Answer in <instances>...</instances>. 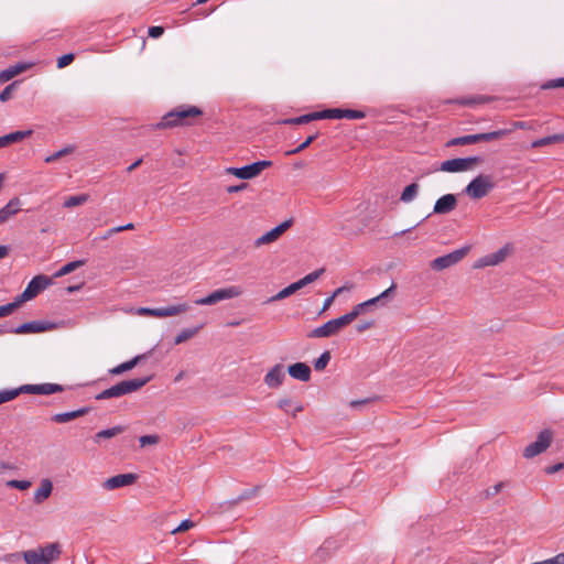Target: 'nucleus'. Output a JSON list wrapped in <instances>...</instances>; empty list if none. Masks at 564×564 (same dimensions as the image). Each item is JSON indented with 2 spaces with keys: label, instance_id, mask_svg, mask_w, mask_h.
I'll return each instance as SVG.
<instances>
[{
  "label": "nucleus",
  "instance_id": "obj_1",
  "mask_svg": "<svg viewBox=\"0 0 564 564\" xmlns=\"http://www.w3.org/2000/svg\"><path fill=\"white\" fill-rule=\"evenodd\" d=\"M202 115V109L196 106L181 105L164 115L162 120L158 122L154 128L165 129L178 126H191L194 123V120Z\"/></svg>",
  "mask_w": 564,
  "mask_h": 564
},
{
  "label": "nucleus",
  "instance_id": "obj_2",
  "mask_svg": "<svg viewBox=\"0 0 564 564\" xmlns=\"http://www.w3.org/2000/svg\"><path fill=\"white\" fill-rule=\"evenodd\" d=\"M352 323L350 316L347 314L330 319L319 327L314 328L307 334L308 338H325L337 335L341 328Z\"/></svg>",
  "mask_w": 564,
  "mask_h": 564
},
{
  "label": "nucleus",
  "instance_id": "obj_3",
  "mask_svg": "<svg viewBox=\"0 0 564 564\" xmlns=\"http://www.w3.org/2000/svg\"><path fill=\"white\" fill-rule=\"evenodd\" d=\"M510 131L507 129H501L497 131L486 132V133H477V134H468L463 137H457L449 140L446 145L455 147V145H468L477 142H490L495 140H499L506 137Z\"/></svg>",
  "mask_w": 564,
  "mask_h": 564
},
{
  "label": "nucleus",
  "instance_id": "obj_4",
  "mask_svg": "<svg viewBox=\"0 0 564 564\" xmlns=\"http://www.w3.org/2000/svg\"><path fill=\"white\" fill-rule=\"evenodd\" d=\"M395 289V283H392L390 288L384 290L378 296H375L368 301L355 305L352 310L348 312V315L350 316L351 321L354 322L361 313L368 311L373 305L379 304L381 306H384L387 302L394 295Z\"/></svg>",
  "mask_w": 564,
  "mask_h": 564
},
{
  "label": "nucleus",
  "instance_id": "obj_5",
  "mask_svg": "<svg viewBox=\"0 0 564 564\" xmlns=\"http://www.w3.org/2000/svg\"><path fill=\"white\" fill-rule=\"evenodd\" d=\"M495 187L490 175L476 176L465 188V193L473 199H480Z\"/></svg>",
  "mask_w": 564,
  "mask_h": 564
},
{
  "label": "nucleus",
  "instance_id": "obj_6",
  "mask_svg": "<svg viewBox=\"0 0 564 564\" xmlns=\"http://www.w3.org/2000/svg\"><path fill=\"white\" fill-rule=\"evenodd\" d=\"M242 294V289L238 285H231L225 289H218L207 296L195 300L196 305H214L224 300L238 297Z\"/></svg>",
  "mask_w": 564,
  "mask_h": 564
},
{
  "label": "nucleus",
  "instance_id": "obj_7",
  "mask_svg": "<svg viewBox=\"0 0 564 564\" xmlns=\"http://www.w3.org/2000/svg\"><path fill=\"white\" fill-rule=\"evenodd\" d=\"M482 162L480 156L456 158L442 162L440 170L448 173L466 172Z\"/></svg>",
  "mask_w": 564,
  "mask_h": 564
},
{
  "label": "nucleus",
  "instance_id": "obj_8",
  "mask_svg": "<svg viewBox=\"0 0 564 564\" xmlns=\"http://www.w3.org/2000/svg\"><path fill=\"white\" fill-rule=\"evenodd\" d=\"M470 247L465 246L459 249H456L445 256L438 257L431 261L430 267L434 271H442L447 268H451L462 261L467 253L469 252Z\"/></svg>",
  "mask_w": 564,
  "mask_h": 564
},
{
  "label": "nucleus",
  "instance_id": "obj_9",
  "mask_svg": "<svg viewBox=\"0 0 564 564\" xmlns=\"http://www.w3.org/2000/svg\"><path fill=\"white\" fill-rule=\"evenodd\" d=\"M272 161H258L242 167H228L226 172L241 180H251L261 174V172L272 166Z\"/></svg>",
  "mask_w": 564,
  "mask_h": 564
},
{
  "label": "nucleus",
  "instance_id": "obj_10",
  "mask_svg": "<svg viewBox=\"0 0 564 564\" xmlns=\"http://www.w3.org/2000/svg\"><path fill=\"white\" fill-rule=\"evenodd\" d=\"M553 440V432L550 430H543L539 433L536 441L525 446L523 449V457L531 459L543 452H545L551 445Z\"/></svg>",
  "mask_w": 564,
  "mask_h": 564
},
{
  "label": "nucleus",
  "instance_id": "obj_11",
  "mask_svg": "<svg viewBox=\"0 0 564 564\" xmlns=\"http://www.w3.org/2000/svg\"><path fill=\"white\" fill-rule=\"evenodd\" d=\"M51 284L52 278L44 274L36 275L29 282L26 289L17 299L18 301H21V303L24 301H30Z\"/></svg>",
  "mask_w": 564,
  "mask_h": 564
},
{
  "label": "nucleus",
  "instance_id": "obj_12",
  "mask_svg": "<svg viewBox=\"0 0 564 564\" xmlns=\"http://www.w3.org/2000/svg\"><path fill=\"white\" fill-rule=\"evenodd\" d=\"M152 376L135 378L131 380L120 381L119 383L112 386L115 391V398H120L124 394H129L140 390L144 387L150 380Z\"/></svg>",
  "mask_w": 564,
  "mask_h": 564
},
{
  "label": "nucleus",
  "instance_id": "obj_13",
  "mask_svg": "<svg viewBox=\"0 0 564 564\" xmlns=\"http://www.w3.org/2000/svg\"><path fill=\"white\" fill-rule=\"evenodd\" d=\"M57 328V324L48 321H32L18 326L14 329L6 330L14 334L43 333Z\"/></svg>",
  "mask_w": 564,
  "mask_h": 564
},
{
  "label": "nucleus",
  "instance_id": "obj_14",
  "mask_svg": "<svg viewBox=\"0 0 564 564\" xmlns=\"http://www.w3.org/2000/svg\"><path fill=\"white\" fill-rule=\"evenodd\" d=\"M293 224V219H286L270 231L254 240V247H261L276 241Z\"/></svg>",
  "mask_w": 564,
  "mask_h": 564
},
{
  "label": "nucleus",
  "instance_id": "obj_15",
  "mask_svg": "<svg viewBox=\"0 0 564 564\" xmlns=\"http://www.w3.org/2000/svg\"><path fill=\"white\" fill-rule=\"evenodd\" d=\"M22 389H23V393L44 394V395L64 391L63 386L57 384V383L23 384Z\"/></svg>",
  "mask_w": 564,
  "mask_h": 564
},
{
  "label": "nucleus",
  "instance_id": "obj_16",
  "mask_svg": "<svg viewBox=\"0 0 564 564\" xmlns=\"http://www.w3.org/2000/svg\"><path fill=\"white\" fill-rule=\"evenodd\" d=\"M135 474H119L104 481L102 487L106 490H115L121 487L132 485L137 480Z\"/></svg>",
  "mask_w": 564,
  "mask_h": 564
},
{
  "label": "nucleus",
  "instance_id": "obj_17",
  "mask_svg": "<svg viewBox=\"0 0 564 564\" xmlns=\"http://www.w3.org/2000/svg\"><path fill=\"white\" fill-rule=\"evenodd\" d=\"M457 206V198L454 194H446L440 197L433 208V214L446 215L453 212Z\"/></svg>",
  "mask_w": 564,
  "mask_h": 564
},
{
  "label": "nucleus",
  "instance_id": "obj_18",
  "mask_svg": "<svg viewBox=\"0 0 564 564\" xmlns=\"http://www.w3.org/2000/svg\"><path fill=\"white\" fill-rule=\"evenodd\" d=\"M284 379L283 365L276 364L267 372L263 381L269 388L276 389L283 383Z\"/></svg>",
  "mask_w": 564,
  "mask_h": 564
},
{
  "label": "nucleus",
  "instance_id": "obj_19",
  "mask_svg": "<svg viewBox=\"0 0 564 564\" xmlns=\"http://www.w3.org/2000/svg\"><path fill=\"white\" fill-rule=\"evenodd\" d=\"M508 253H509V248H508V246H505V247L498 249L496 252L489 253V254L482 257L481 259H479L476 264V268L497 265L506 260Z\"/></svg>",
  "mask_w": 564,
  "mask_h": 564
},
{
  "label": "nucleus",
  "instance_id": "obj_20",
  "mask_svg": "<svg viewBox=\"0 0 564 564\" xmlns=\"http://www.w3.org/2000/svg\"><path fill=\"white\" fill-rule=\"evenodd\" d=\"M289 375L300 381L307 382L311 379V368L305 362H295L288 368Z\"/></svg>",
  "mask_w": 564,
  "mask_h": 564
},
{
  "label": "nucleus",
  "instance_id": "obj_21",
  "mask_svg": "<svg viewBox=\"0 0 564 564\" xmlns=\"http://www.w3.org/2000/svg\"><path fill=\"white\" fill-rule=\"evenodd\" d=\"M39 551L41 555L44 556L45 564H52L56 562L62 554L61 545L57 542L48 543L45 546H41L39 547Z\"/></svg>",
  "mask_w": 564,
  "mask_h": 564
},
{
  "label": "nucleus",
  "instance_id": "obj_22",
  "mask_svg": "<svg viewBox=\"0 0 564 564\" xmlns=\"http://www.w3.org/2000/svg\"><path fill=\"white\" fill-rule=\"evenodd\" d=\"M188 308H189V306L186 303L171 305L167 307H158V308H155V311L151 312V316H154V317L175 316L177 314L186 312Z\"/></svg>",
  "mask_w": 564,
  "mask_h": 564
},
{
  "label": "nucleus",
  "instance_id": "obj_23",
  "mask_svg": "<svg viewBox=\"0 0 564 564\" xmlns=\"http://www.w3.org/2000/svg\"><path fill=\"white\" fill-rule=\"evenodd\" d=\"M21 209V200L14 197L0 209V224L6 223L10 217L14 216Z\"/></svg>",
  "mask_w": 564,
  "mask_h": 564
},
{
  "label": "nucleus",
  "instance_id": "obj_24",
  "mask_svg": "<svg viewBox=\"0 0 564 564\" xmlns=\"http://www.w3.org/2000/svg\"><path fill=\"white\" fill-rule=\"evenodd\" d=\"M53 491V484L48 478L42 479L40 487L34 492V502L40 505L46 500Z\"/></svg>",
  "mask_w": 564,
  "mask_h": 564
},
{
  "label": "nucleus",
  "instance_id": "obj_25",
  "mask_svg": "<svg viewBox=\"0 0 564 564\" xmlns=\"http://www.w3.org/2000/svg\"><path fill=\"white\" fill-rule=\"evenodd\" d=\"M28 68L29 65L25 63H18L15 65L9 66L8 68L0 72V84H4L11 80L13 77L26 70Z\"/></svg>",
  "mask_w": 564,
  "mask_h": 564
},
{
  "label": "nucleus",
  "instance_id": "obj_26",
  "mask_svg": "<svg viewBox=\"0 0 564 564\" xmlns=\"http://www.w3.org/2000/svg\"><path fill=\"white\" fill-rule=\"evenodd\" d=\"M89 412V408H82L70 412L57 413L52 416V421L55 423H66L77 417H80Z\"/></svg>",
  "mask_w": 564,
  "mask_h": 564
},
{
  "label": "nucleus",
  "instance_id": "obj_27",
  "mask_svg": "<svg viewBox=\"0 0 564 564\" xmlns=\"http://www.w3.org/2000/svg\"><path fill=\"white\" fill-rule=\"evenodd\" d=\"M32 133L31 130L26 131H14L9 134L0 137V149L6 148L12 143L20 142Z\"/></svg>",
  "mask_w": 564,
  "mask_h": 564
},
{
  "label": "nucleus",
  "instance_id": "obj_28",
  "mask_svg": "<svg viewBox=\"0 0 564 564\" xmlns=\"http://www.w3.org/2000/svg\"><path fill=\"white\" fill-rule=\"evenodd\" d=\"M317 120V112H310L294 118H286L279 121L280 124L294 126V124H306Z\"/></svg>",
  "mask_w": 564,
  "mask_h": 564
},
{
  "label": "nucleus",
  "instance_id": "obj_29",
  "mask_svg": "<svg viewBox=\"0 0 564 564\" xmlns=\"http://www.w3.org/2000/svg\"><path fill=\"white\" fill-rule=\"evenodd\" d=\"M144 358V355H139L133 357L132 359L122 362L115 368L110 369L109 372L113 376H119L126 371H129L133 369L142 359Z\"/></svg>",
  "mask_w": 564,
  "mask_h": 564
},
{
  "label": "nucleus",
  "instance_id": "obj_30",
  "mask_svg": "<svg viewBox=\"0 0 564 564\" xmlns=\"http://www.w3.org/2000/svg\"><path fill=\"white\" fill-rule=\"evenodd\" d=\"M124 430H126V427L121 426V425H117V426H113V427H110V429L101 430V431H99L98 433L95 434L94 442L95 443H99L101 440L112 438V437L123 433Z\"/></svg>",
  "mask_w": 564,
  "mask_h": 564
},
{
  "label": "nucleus",
  "instance_id": "obj_31",
  "mask_svg": "<svg viewBox=\"0 0 564 564\" xmlns=\"http://www.w3.org/2000/svg\"><path fill=\"white\" fill-rule=\"evenodd\" d=\"M563 141H564V133L553 134V135H549V137H544V138L534 140L531 143V148H533V149L542 148V147H546V145L557 143V142H563Z\"/></svg>",
  "mask_w": 564,
  "mask_h": 564
},
{
  "label": "nucleus",
  "instance_id": "obj_32",
  "mask_svg": "<svg viewBox=\"0 0 564 564\" xmlns=\"http://www.w3.org/2000/svg\"><path fill=\"white\" fill-rule=\"evenodd\" d=\"M22 556L26 564H45L44 556L41 555L39 549L24 551Z\"/></svg>",
  "mask_w": 564,
  "mask_h": 564
},
{
  "label": "nucleus",
  "instance_id": "obj_33",
  "mask_svg": "<svg viewBox=\"0 0 564 564\" xmlns=\"http://www.w3.org/2000/svg\"><path fill=\"white\" fill-rule=\"evenodd\" d=\"M85 262H86L85 260H76V261L68 262L54 273V278H61L66 274H69L70 272L75 271L76 269L83 267L85 264Z\"/></svg>",
  "mask_w": 564,
  "mask_h": 564
},
{
  "label": "nucleus",
  "instance_id": "obj_34",
  "mask_svg": "<svg viewBox=\"0 0 564 564\" xmlns=\"http://www.w3.org/2000/svg\"><path fill=\"white\" fill-rule=\"evenodd\" d=\"M317 112V120L322 119H343L344 109L329 108Z\"/></svg>",
  "mask_w": 564,
  "mask_h": 564
},
{
  "label": "nucleus",
  "instance_id": "obj_35",
  "mask_svg": "<svg viewBox=\"0 0 564 564\" xmlns=\"http://www.w3.org/2000/svg\"><path fill=\"white\" fill-rule=\"evenodd\" d=\"M417 192H419V185L416 183H412L403 189L400 199L403 203H410L416 197Z\"/></svg>",
  "mask_w": 564,
  "mask_h": 564
},
{
  "label": "nucleus",
  "instance_id": "obj_36",
  "mask_svg": "<svg viewBox=\"0 0 564 564\" xmlns=\"http://www.w3.org/2000/svg\"><path fill=\"white\" fill-rule=\"evenodd\" d=\"M318 132H315L311 135H308L306 138V140H304V142H302L299 147H296L295 149L293 150H289L285 152V155L290 156V155H294V154H297L302 151H304L306 148H308L318 137Z\"/></svg>",
  "mask_w": 564,
  "mask_h": 564
},
{
  "label": "nucleus",
  "instance_id": "obj_37",
  "mask_svg": "<svg viewBox=\"0 0 564 564\" xmlns=\"http://www.w3.org/2000/svg\"><path fill=\"white\" fill-rule=\"evenodd\" d=\"M199 327H194V328H185L183 329L175 338H174V344L175 345H180L191 338H193L197 332H198Z\"/></svg>",
  "mask_w": 564,
  "mask_h": 564
},
{
  "label": "nucleus",
  "instance_id": "obj_38",
  "mask_svg": "<svg viewBox=\"0 0 564 564\" xmlns=\"http://www.w3.org/2000/svg\"><path fill=\"white\" fill-rule=\"evenodd\" d=\"M20 80H14L9 84L1 93H0V101L6 102L12 98L13 93L18 89Z\"/></svg>",
  "mask_w": 564,
  "mask_h": 564
},
{
  "label": "nucleus",
  "instance_id": "obj_39",
  "mask_svg": "<svg viewBox=\"0 0 564 564\" xmlns=\"http://www.w3.org/2000/svg\"><path fill=\"white\" fill-rule=\"evenodd\" d=\"M74 150H75L74 145H67V147L63 148L62 150L46 156L44 161H45V163H53V162L57 161L58 159L73 153Z\"/></svg>",
  "mask_w": 564,
  "mask_h": 564
},
{
  "label": "nucleus",
  "instance_id": "obj_40",
  "mask_svg": "<svg viewBox=\"0 0 564 564\" xmlns=\"http://www.w3.org/2000/svg\"><path fill=\"white\" fill-rule=\"evenodd\" d=\"M296 291L295 286L293 283H291L290 285H288L286 288H284L283 290H281L280 292H278L275 295H273L272 297L269 299V302H276V301H281L283 299H286L289 296H291L292 294H294Z\"/></svg>",
  "mask_w": 564,
  "mask_h": 564
},
{
  "label": "nucleus",
  "instance_id": "obj_41",
  "mask_svg": "<svg viewBox=\"0 0 564 564\" xmlns=\"http://www.w3.org/2000/svg\"><path fill=\"white\" fill-rule=\"evenodd\" d=\"M21 393H23L22 386L17 388V389H12V390H2V391H0V404L13 400L14 398L20 395Z\"/></svg>",
  "mask_w": 564,
  "mask_h": 564
},
{
  "label": "nucleus",
  "instance_id": "obj_42",
  "mask_svg": "<svg viewBox=\"0 0 564 564\" xmlns=\"http://www.w3.org/2000/svg\"><path fill=\"white\" fill-rule=\"evenodd\" d=\"M87 199H88V196L85 195V194L76 195V196H69L67 199H65L63 205L66 208H72V207H75V206L83 205L84 203L87 202Z\"/></svg>",
  "mask_w": 564,
  "mask_h": 564
},
{
  "label": "nucleus",
  "instance_id": "obj_43",
  "mask_svg": "<svg viewBox=\"0 0 564 564\" xmlns=\"http://www.w3.org/2000/svg\"><path fill=\"white\" fill-rule=\"evenodd\" d=\"M330 351L325 350L315 361H314V369L316 371H322L326 368L330 360Z\"/></svg>",
  "mask_w": 564,
  "mask_h": 564
},
{
  "label": "nucleus",
  "instance_id": "obj_44",
  "mask_svg": "<svg viewBox=\"0 0 564 564\" xmlns=\"http://www.w3.org/2000/svg\"><path fill=\"white\" fill-rule=\"evenodd\" d=\"M21 305V301H15L8 303L6 305L0 306V318L4 316L11 315L19 306Z\"/></svg>",
  "mask_w": 564,
  "mask_h": 564
},
{
  "label": "nucleus",
  "instance_id": "obj_45",
  "mask_svg": "<svg viewBox=\"0 0 564 564\" xmlns=\"http://www.w3.org/2000/svg\"><path fill=\"white\" fill-rule=\"evenodd\" d=\"M31 481L29 480H15V479H12V480H8L6 481V486L7 487H10V488H15V489H19V490H26L31 487Z\"/></svg>",
  "mask_w": 564,
  "mask_h": 564
},
{
  "label": "nucleus",
  "instance_id": "obj_46",
  "mask_svg": "<svg viewBox=\"0 0 564 564\" xmlns=\"http://www.w3.org/2000/svg\"><path fill=\"white\" fill-rule=\"evenodd\" d=\"M345 290H346V286H340V288L336 289V290L334 291V293H333L329 297H327V299L324 301V303H323V307H322V310L319 311V314H322V313H324L325 311H327V310L330 307V305L333 304V302H334L335 297H336L337 295H339L340 293H343Z\"/></svg>",
  "mask_w": 564,
  "mask_h": 564
},
{
  "label": "nucleus",
  "instance_id": "obj_47",
  "mask_svg": "<svg viewBox=\"0 0 564 564\" xmlns=\"http://www.w3.org/2000/svg\"><path fill=\"white\" fill-rule=\"evenodd\" d=\"M365 117H366V113L361 110L344 109L343 119L357 120V119H364Z\"/></svg>",
  "mask_w": 564,
  "mask_h": 564
},
{
  "label": "nucleus",
  "instance_id": "obj_48",
  "mask_svg": "<svg viewBox=\"0 0 564 564\" xmlns=\"http://www.w3.org/2000/svg\"><path fill=\"white\" fill-rule=\"evenodd\" d=\"M195 527V523L189 520V519H186V520H183L178 527L174 528L172 531H171V534H177V533H181V532H185L192 528Z\"/></svg>",
  "mask_w": 564,
  "mask_h": 564
},
{
  "label": "nucleus",
  "instance_id": "obj_49",
  "mask_svg": "<svg viewBox=\"0 0 564 564\" xmlns=\"http://www.w3.org/2000/svg\"><path fill=\"white\" fill-rule=\"evenodd\" d=\"M505 487V482L503 481H500L498 484H496L495 486L492 487H489L487 488L485 491H484V498L485 499H489L494 496H496L498 492L501 491V489Z\"/></svg>",
  "mask_w": 564,
  "mask_h": 564
},
{
  "label": "nucleus",
  "instance_id": "obj_50",
  "mask_svg": "<svg viewBox=\"0 0 564 564\" xmlns=\"http://www.w3.org/2000/svg\"><path fill=\"white\" fill-rule=\"evenodd\" d=\"M75 59V55L73 53L65 54L57 59V67L64 68L73 63Z\"/></svg>",
  "mask_w": 564,
  "mask_h": 564
},
{
  "label": "nucleus",
  "instance_id": "obj_51",
  "mask_svg": "<svg viewBox=\"0 0 564 564\" xmlns=\"http://www.w3.org/2000/svg\"><path fill=\"white\" fill-rule=\"evenodd\" d=\"M159 441H160V437L158 435H143L139 438L141 447H144L147 445L158 444Z\"/></svg>",
  "mask_w": 564,
  "mask_h": 564
},
{
  "label": "nucleus",
  "instance_id": "obj_52",
  "mask_svg": "<svg viewBox=\"0 0 564 564\" xmlns=\"http://www.w3.org/2000/svg\"><path fill=\"white\" fill-rule=\"evenodd\" d=\"M558 87H564V77L547 80L542 85V89H553Z\"/></svg>",
  "mask_w": 564,
  "mask_h": 564
},
{
  "label": "nucleus",
  "instance_id": "obj_53",
  "mask_svg": "<svg viewBox=\"0 0 564 564\" xmlns=\"http://www.w3.org/2000/svg\"><path fill=\"white\" fill-rule=\"evenodd\" d=\"M324 271H325V269L322 268V269H317V270L306 274L304 276V280L307 283V285L315 282L324 273Z\"/></svg>",
  "mask_w": 564,
  "mask_h": 564
},
{
  "label": "nucleus",
  "instance_id": "obj_54",
  "mask_svg": "<svg viewBox=\"0 0 564 564\" xmlns=\"http://www.w3.org/2000/svg\"><path fill=\"white\" fill-rule=\"evenodd\" d=\"M115 398L113 387H110L96 395L97 400H106Z\"/></svg>",
  "mask_w": 564,
  "mask_h": 564
},
{
  "label": "nucleus",
  "instance_id": "obj_55",
  "mask_svg": "<svg viewBox=\"0 0 564 564\" xmlns=\"http://www.w3.org/2000/svg\"><path fill=\"white\" fill-rule=\"evenodd\" d=\"M164 33V29L162 26H151L148 30V34L150 37L159 39Z\"/></svg>",
  "mask_w": 564,
  "mask_h": 564
},
{
  "label": "nucleus",
  "instance_id": "obj_56",
  "mask_svg": "<svg viewBox=\"0 0 564 564\" xmlns=\"http://www.w3.org/2000/svg\"><path fill=\"white\" fill-rule=\"evenodd\" d=\"M318 561H324L327 558L328 556V547H326L325 545L321 546L316 552H315V555H314Z\"/></svg>",
  "mask_w": 564,
  "mask_h": 564
},
{
  "label": "nucleus",
  "instance_id": "obj_57",
  "mask_svg": "<svg viewBox=\"0 0 564 564\" xmlns=\"http://www.w3.org/2000/svg\"><path fill=\"white\" fill-rule=\"evenodd\" d=\"M291 400L285 398L278 401V408L284 411H289V406L291 405Z\"/></svg>",
  "mask_w": 564,
  "mask_h": 564
},
{
  "label": "nucleus",
  "instance_id": "obj_58",
  "mask_svg": "<svg viewBox=\"0 0 564 564\" xmlns=\"http://www.w3.org/2000/svg\"><path fill=\"white\" fill-rule=\"evenodd\" d=\"M371 400L370 399H362V400H352L349 402V406L350 408H354V409H357L361 405H365L367 403H369Z\"/></svg>",
  "mask_w": 564,
  "mask_h": 564
},
{
  "label": "nucleus",
  "instance_id": "obj_59",
  "mask_svg": "<svg viewBox=\"0 0 564 564\" xmlns=\"http://www.w3.org/2000/svg\"><path fill=\"white\" fill-rule=\"evenodd\" d=\"M247 186H248V184H246V183H241L239 185H232L227 188V192L228 193H237V192L245 189Z\"/></svg>",
  "mask_w": 564,
  "mask_h": 564
},
{
  "label": "nucleus",
  "instance_id": "obj_60",
  "mask_svg": "<svg viewBox=\"0 0 564 564\" xmlns=\"http://www.w3.org/2000/svg\"><path fill=\"white\" fill-rule=\"evenodd\" d=\"M372 326H373V322H366L362 324H358L356 329L358 333H362V332L367 330L368 328H371Z\"/></svg>",
  "mask_w": 564,
  "mask_h": 564
},
{
  "label": "nucleus",
  "instance_id": "obj_61",
  "mask_svg": "<svg viewBox=\"0 0 564 564\" xmlns=\"http://www.w3.org/2000/svg\"><path fill=\"white\" fill-rule=\"evenodd\" d=\"M563 467H564V465L562 463H558V464L547 467L546 473L554 474V473L560 471Z\"/></svg>",
  "mask_w": 564,
  "mask_h": 564
},
{
  "label": "nucleus",
  "instance_id": "obj_62",
  "mask_svg": "<svg viewBox=\"0 0 564 564\" xmlns=\"http://www.w3.org/2000/svg\"><path fill=\"white\" fill-rule=\"evenodd\" d=\"M115 234H118V229L117 227H113V228H110L108 229L104 236L100 237L101 240H106L108 238H110L111 236H113Z\"/></svg>",
  "mask_w": 564,
  "mask_h": 564
},
{
  "label": "nucleus",
  "instance_id": "obj_63",
  "mask_svg": "<svg viewBox=\"0 0 564 564\" xmlns=\"http://www.w3.org/2000/svg\"><path fill=\"white\" fill-rule=\"evenodd\" d=\"M293 284H294L296 291H299V290H301V289H303L304 286L307 285V283L305 282L304 278L300 279L299 281L294 282Z\"/></svg>",
  "mask_w": 564,
  "mask_h": 564
},
{
  "label": "nucleus",
  "instance_id": "obj_64",
  "mask_svg": "<svg viewBox=\"0 0 564 564\" xmlns=\"http://www.w3.org/2000/svg\"><path fill=\"white\" fill-rule=\"evenodd\" d=\"M293 284H294L296 291H299V290H301V289H303L304 286L307 285V283L305 282L304 278L300 279L299 281L294 282Z\"/></svg>",
  "mask_w": 564,
  "mask_h": 564
}]
</instances>
